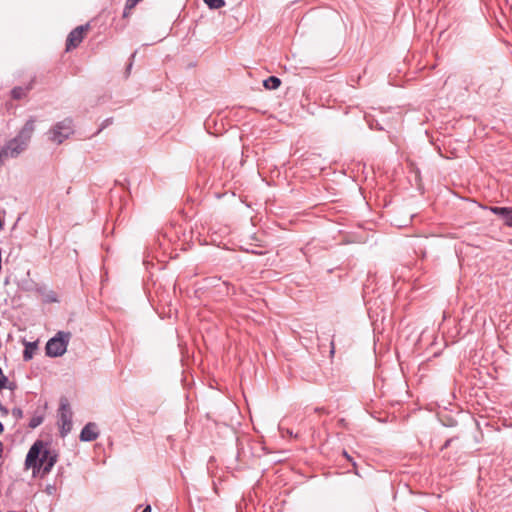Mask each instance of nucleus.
<instances>
[{
    "instance_id": "f257e3e1",
    "label": "nucleus",
    "mask_w": 512,
    "mask_h": 512,
    "mask_svg": "<svg viewBox=\"0 0 512 512\" xmlns=\"http://www.w3.org/2000/svg\"><path fill=\"white\" fill-rule=\"evenodd\" d=\"M57 459V453L50 449L43 450V442L38 440L31 446L26 455L25 467L27 469L33 468L34 473L42 469V475L44 476L50 473Z\"/></svg>"
},
{
    "instance_id": "f03ea898",
    "label": "nucleus",
    "mask_w": 512,
    "mask_h": 512,
    "mask_svg": "<svg viewBox=\"0 0 512 512\" xmlns=\"http://www.w3.org/2000/svg\"><path fill=\"white\" fill-rule=\"evenodd\" d=\"M71 334L69 332L59 331L54 337L46 343V354L49 357H60L66 350L70 340Z\"/></svg>"
},
{
    "instance_id": "7ed1b4c3",
    "label": "nucleus",
    "mask_w": 512,
    "mask_h": 512,
    "mask_svg": "<svg viewBox=\"0 0 512 512\" xmlns=\"http://www.w3.org/2000/svg\"><path fill=\"white\" fill-rule=\"evenodd\" d=\"M74 132L72 119L66 118L57 122L49 131L48 138L51 142L56 144L63 143Z\"/></svg>"
},
{
    "instance_id": "20e7f679",
    "label": "nucleus",
    "mask_w": 512,
    "mask_h": 512,
    "mask_svg": "<svg viewBox=\"0 0 512 512\" xmlns=\"http://www.w3.org/2000/svg\"><path fill=\"white\" fill-rule=\"evenodd\" d=\"M60 436L65 437L72 429V411L66 399H62L59 407Z\"/></svg>"
},
{
    "instance_id": "39448f33",
    "label": "nucleus",
    "mask_w": 512,
    "mask_h": 512,
    "mask_svg": "<svg viewBox=\"0 0 512 512\" xmlns=\"http://www.w3.org/2000/svg\"><path fill=\"white\" fill-rule=\"evenodd\" d=\"M89 25H80L73 29L66 40V51L77 48L84 39V34L88 31Z\"/></svg>"
},
{
    "instance_id": "423d86ee",
    "label": "nucleus",
    "mask_w": 512,
    "mask_h": 512,
    "mask_svg": "<svg viewBox=\"0 0 512 512\" xmlns=\"http://www.w3.org/2000/svg\"><path fill=\"white\" fill-rule=\"evenodd\" d=\"M26 148L27 146L24 145V142H21L16 137H14L4 146V155L5 157L16 158Z\"/></svg>"
},
{
    "instance_id": "0eeeda50",
    "label": "nucleus",
    "mask_w": 512,
    "mask_h": 512,
    "mask_svg": "<svg viewBox=\"0 0 512 512\" xmlns=\"http://www.w3.org/2000/svg\"><path fill=\"white\" fill-rule=\"evenodd\" d=\"M35 118L31 117L26 121L22 129L16 135V138L21 142H24V145L28 146V143L31 139V136L35 130Z\"/></svg>"
},
{
    "instance_id": "6e6552de",
    "label": "nucleus",
    "mask_w": 512,
    "mask_h": 512,
    "mask_svg": "<svg viewBox=\"0 0 512 512\" xmlns=\"http://www.w3.org/2000/svg\"><path fill=\"white\" fill-rule=\"evenodd\" d=\"M35 118L31 117L26 121L22 129L16 135V138L21 142H24V145L28 146V143L31 139V136L35 130Z\"/></svg>"
},
{
    "instance_id": "1a4fd4ad",
    "label": "nucleus",
    "mask_w": 512,
    "mask_h": 512,
    "mask_svg": "<svg viewBox=\"0 0 512 512\" xmlns=\"http://www.w3.org/2000/svg\"><path fill=\"white\" fill-rule=\"evenodd\" d=\"M99 436L97 424L94 422L87 423L80 433V440L83 442H92Z\"/></svg>"
},
{
    "instance_id": "9d476101",
    "label": "nucleus",
    "mask_w": 512,
    "mask_h": 512,
    "mask_svg": "<svg viewBox=\"0 0 512 512\" xmlns=\"http://www.w3.org/2000/svg\"><path fill=\"white\" fill-rule=\"evenodd\" d=\"M34 80H31L25 87L17 86L11 90V97L15 100L24 98L27 93L33 88Z\"/></svg>"
},
{
    "instance_id": "9b49d317",
    "label": "nucleus",
    "mask_w": 512,
    "mask_h": 512,
    "mask_svg": "<svg viewBox=\"0 0 512 512\" xmlns=\"http://www.w3.org/2000/svg\"><path fill=\"white\" fill-rule=\"evenodd\" d=\"M280 85L281 80L276 76H270L263 81V86L268 90H276Z\"/></svg>"
},
{
    "instance_id": "f8f14e48",
    "label": "nucleus",
    "mask_w": 512,
    "mask_h": 512,
    "mask_svg": "<svg viewBox=\"0 0 512 512\" xmlns=\"http://www.w3.org/2000/svg\"><path fill=\"white\" fill-rule=\"evenodd\" d=\"M488 209L491 213L500 216L503 219V221L505 220V217H507L509 213H512V208L510 207L490 206Z\"/></svg>"
},
{
    "instance_id": "ddd939ff",
    "label": "nucleus",
    "mask_w": 512,
    "mask_h": 512,
    "mask_svg": "<svg viewBox=\"0 0 512 512\" xmlns=\"http://www.w3.org/2000/svg\"><path fill=\"white\" fill-rule=\"evenodd\" d=\"M36 349H37V343L36 342H29V343H27L25 345V349H24V352H23V359L25 361H28V360L32 359L33 354H34Z\"/></svg>"
},
{
    "instance_id": "4468645a",
    "label": "nucleus",
    "mask_w": 512,
    "mask_h": 512,
    "mask_svg": "<svg viewBox=\"0 0 512 512\" xmlns=\"http://www.w3.org/2000/svg\"><path fill=\"white\" fill-rule=\"evenodd\" d=\"M210 9H219L225 5L224 0H203Z\"/></svg>"
},
{
    "instance_id": "2eb2a0df",
    "label": "nucleus",
    "mask_w": 512,
    "mask_h": 512,
    "mask_svg": "<svg viewBox=\"0 0 512 512\" xmlns=\"http://www.w3.org/2000/svg\"><path fill=\"white\" fill-rule=\"evenodd\" d=\"M43 420H44V417L42 415H34L30 419L28 426L30 428L34 429V428L38 427L39 425H41Z\"/></svg>"
},
{
    "instance_id": "dca6fc26",
    "label": "nucleus",
    "mask_w": 512,
    "mask_h": 512,
    "mask_svg": "<svg viewBox=\"0 0 512 512\" xmlns=\"http://www.w3.org/2000/svg\"><path fill=\"white\" fill-rule=\"evenodd\" d=\"M7 381H8V378L4 375L2 368L0 367V389L7 387L6 386Z\"/></svg>"
},
{
    "instance_id": "f3484780",
    "label": "nucleus",
    "mask_w": 512,
    "mask_h": 512,
    "mask_svg": "<svg viewBox=\"0 0 512 512\" xmlns=\"http://www.w3.org/2000/svg\"><path fill=\"white\" fill-rule=\"evenodd\" d=\"M12 415L15 419L19 420L23 417V411L21 408L15 407L12 409Z\"/></svg>"
},
{
    "instance_id": "a211bd4d",
    "label": "nucleus",
    "mask_w": 512,
    "mask_h": 512,
    "mask_svg": "<svg viewBox=\"0 0 512 512\" xmlns=\"http://www.w3.org/2000/svg\"><path fill=\"white\" fill-rule=\"evenodd\" d=\"M113 119L112 118H107L103 121V123L101 124V127L99 128V130L97 131V133H99L100 131H102L104 128H106L108 125H110L112 123Z\"/></svg>"
},
{
    "instance_id": "6ab92c4d",
    "label": "nucleus",
    "mask_w": 512,
    "mask_h": 512,
    "mask_svg": "<svg viewBox=\"0 0 512 512\" xmlns=\"http://www.w3.org/2000/svg\"><path fill=\"white\" fill-rule=\"evenodd\" d=\"M4 158H6L4 155V147L0 146V165L3 164Z\"/></svg>"
},
{
    "instance_id": "aec40b11",
    "label": "nucleus",
    "mask_w": 512,
    "mask_h": 512,
    "mask_svg": "<svg viewBox=\"0 0 512 512\" xmlns=\"http://www.w3.org/2000/svg\"><path fill=\"white\" fill-rule=\"evenodd\" d=\"M335 353V344H334V340H331L330 342V354L331 356H333Z\"/></svg>"
},
{
    "instance_id": "412c9836",
    "label": "nucleus",
    "mask_w": 512,
    "mask_h": 512,
    "mask_svg": "<svg viewBox=\"0 0 512 512\" xmlns=\"http://www.w3.org/2000/svg\"><path fill=\"white\" fill-rule=\"evenodd\" d=\"M343 455L345 456V458H346L347 460H349L350 462H352L353 466H355V465H356V463H355V462H353V460H352L351 456H350V455H349L345 450L343 451Z\"/></svg>"
},
{
    "instance_id": "4be33fe9",
    "label": "nucleus",
    "mask_w": 512,
    "mask_h": 512,
    "mask_svg": "<svg viewBox=\"0 0 512 512\" xmlns=\"http://www.w3.org/2000/svg\"><path fill=\"white\" fill-rule=\"evenodd\" d=\"M451 441H452V439H447V440L445 441V443L443 444V446H442V450H443V449H446L447 447H449V446H450Z\"/></svg>"
},
{
    "instance_id": "5701e85b",
    "label": "nucleus",
    "mask_w": 512,
    "mask_h": 512,
    "mask_svg": "<svg viewBox=\"0 0 512 512\" xmlns=\"http://www.w3.org/2000/svg\"><path fill=\"white\" fill-rule=\"evenodd\" d=\"M281 430H282L283 432L285 431V432H286L289 436H291V437H292V436H294L293 431H292V430H290V429H288V428H287V429L281 428Z\"/></svg>"
},
{
    "instance_id": "b1692460",
    "label": "nucleus",
    "mask_w": 512,
    "mask_h": 512,
    "mask_svg": "<svg viewBox=\"0 0 512 512\" xmlns=\"http://www.w3.org/2000/svg\"><path fill=\"white\" fill-rule=\"evenodd\" d=\"M315 412H317V413H326V410L323 407H320V408L317 407V408H315Z\"/></svg>"
},
{
    "instance_id": "393cba45",
    "label": "nucleus",
    "mask_w": 512,
    "mask_h": 512,
    "mask_svg": "<svg viewBox=\"0 0 512 512\" xmlns=\"http://www.w3.org/2000/svg\"><path fill=\"white\" fill-rule=\"evenodd\" d=\"M0 411L3 412L4 414L8 413L7 408L3 407L2 405H0Z\"/></svg>"
},
{
    "instance_id": "a878e982",
    "label": "nucleus",
    "mask_w": 512,
    "mask_h": 512,
    "mask_svg": "<svg viewBox=\"0 0 512 512\" xmlns=\"http://www.w3.org/2000/svg\"><path fill=\"white\" fill-rule=\"evenodd\" d=\"M142 512H151V506L147 505Z\"/></svg>"
},
{
    "instance_id": "bb28decb",
    "label": "nucleus",
    "mask_w": 512,
    "mask_h": 512,
    "mask_svg": "<svg viewBox=\"0 0 512 512\" xmlns=\"http://www.w3.org/2000/svg\"><path fill=\"white\" fill-rule=\"evenodd\" d=\"M2 454H3V443L0 441V458L2 457Z\"/></svg>"
},
{
    "instance_id": "cd10ccee",
    "label": "nucleus",
    "mask_w": 512,
    "mask_h": 512,
    "mask_svg": "<svg viewBox=\"0 0 512 512\" xmlns=\"http://www.w3.org/2000/svg\"><path fill=\"white\" fill-rule=\"evenodd\" d=\"M49 301L50 302H55L56 301V297L54 295L49 296Z\"/></svg>"
},
{
    "instance_id": "c85d7f7f",
    "label": "nucleus",
    "mask_w": 512,
    "mask_h": 512,
    "mask_svg": "<svg viewBox=\"0 0 512 512\" xmlns=\"http://www.w3.org/2000/svg\"><path fill=\"white\" fill-rule=\"evenodd\" d=\"M4 431V426L3 424L0 422V434H2V432Z\"/></svg>"
},
{
    "instance_id": "c756f323",
    "label": "nucleus",
    "mask_w": 512,
    "mask_h": 512,
    "mask_svg": "<svg viewBox=\"0 0 512 512\" xmlns=\"http://www.w3.org/2000/svg\"><path fill=\"white\" fill-rule=\"evenodd\" d=\"M132 67V62L129 63L128 67H127V71H129Z\"/></svg>"
},
{
    "instance_id": "7c9ffc66",
    "label": "nucleus",
    "mask_w": 512,
    "mask_h": 512,
    "mask_svg": "<svg viewBox=\"0 0 512 512\" xmlns=\"http://www.w3.org/2000/svg\"><path fill=\"white\" fill-rule=\"evenodd\" d=\"M136 55V52H134L132 55H131V58L133 59Z\"/></svg>"
}]
</instances>
